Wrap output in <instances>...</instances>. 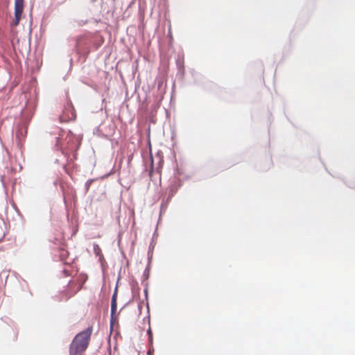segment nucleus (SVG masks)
Segmentation results:
<instances>
[{
  "label": "nucleus",
  "mask_w": 355,
  "mask_h": 355,
  "mask_svg": "<svg viewBox=\"0 0 355 355\" xmlns=\"http://www.w3.org/2000/svg\"><path fill=\"white\" fill-rule=\"evenodd\" d=\"M92 331V327H89L74 337L69 347V355H81L87 349Z\"/></svg>",
  "instance_id": "nucleus-1"
},
{
  "label": "nucleus",
  "mask_w": 355,
  "mask_h": 355,
  "mask_svg": "<svg viewBox=\"0 0 355 355\" xmlns=\"http://www.w3.org/2000/svg\"><path fill=\"white\" fill-rule=\"evenodd\" d=\"M76 117V111L71 103H68L67 106L64 107L62 114L60 116V121L62 122H68L70 121L75 120Z\"/></svg>",
  "instance_id": "nucleus-2"
},
{
  "label": "nucleus",
  "mask_w": 355,
  "mask_h": 355,
  "mask_svg": "<svg viewBox=\"0 0 355 355\" xmlns=\"http://www.w3.org/2000/svg\"><path fill=\"white\" fill-rule=\"evenodd\" d=\"M24 10V0H15V19L12 25L17 26L21 19Z\"/></svg>",
  "instance_id": "nucleus-3"
},
{
  "label": "nucleus",
  "mask_w": 355,
  "mask_h": 355,
  "mask_svg": "<svg viewBox=\"0 0 355 355\" xmlns=\"http://www.w3.org/2000/svg\"><path fill=\"white\" fill-rule=\"evenodd\" d=\"M80 288L81 285L79 283L70 282L68 286V289L70 292L68 298L76 294Z\"/></svg>",
  "instance_id": "nucleus-4"
},
{
  "label": "nucleus",
  "mask_w": 355,
  "mask_h": 355,
  "mask_svg": "<svg viewBox=\"0 0 355 355\" xmlns=\"http://www.w3.org/2000/svg\"><path fill=\"white\" fill-rule=\"evenodd\" d=\"M27 130L26 129H24L22 128H20L18 129V130L16 132V137L18 139V144H21L22 140L26 137Z\"/></svg>",
  "instance_id": "nucleus-5"
},
{
  "label": "nucleus",
  "mask_w": 355,
  "mask_h": 355,
  "mask_svg": "<svg viewBox=\"0 0 355 355\" xmlns=\"http://www.w3.org/2000/svg\"><path fill=\"white\" fill-rule=\"evenodd\" d=\"M116 311V294L114 293L112 295V301H111V318L113 320L114 315Z\"/></svg>",
  "instance_id": "nucleus-6"
},
{
  "label": "nucleus",
  "mask_w": 355,
  "mask_h": 355,
  "mask_svg": "<svg viewBox=\"0 0 355 355\" xmlns=\"http://www.w3.org/2000/svg\"><path fill=\"white\" fill-rule=\"evenodd\" d=\"M147 334L148 336L149 344H150V345H153V333H152V330H151L150 327L148 328V329L147 331Z\"/></svg>",
  "instance_id": "nucleus-7"
},
{
  "label": "nucleus",
  "mask_w": 355,
  "mask_h": 355,
  "mask_svg": "<svg viewBox=\"0 0 355 355\" xmlns=\"http://www.w3.org/2000/svg\"><path fill=\"white\" fill-rule=\"evenodd\" d=\"M154 352V349L153 348L152 345H150V347L149 348L147 354L150 355Z\"/></svg>",
  "instance_id": "nucleus-8"
}]
</instances>
